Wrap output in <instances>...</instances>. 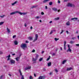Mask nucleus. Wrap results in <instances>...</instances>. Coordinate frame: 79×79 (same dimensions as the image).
<instances>
[{
	"label": "nucleus",
	"instance_id": "24",
	"mask_svg": "<svg viewBox=\"0 0 79 79\" xmlns=\"http://www.w3.org/2000/svg\"><path fill=\"white\" fill-rule=\"evenodd\" d=\"M37 6H32L31 8H36V7H37Z\"/></svg>",
	"mask_w": 79,
	"mask_h": 79
},
{
	"label": "nucleus",
	"instance_id": "32",
	"mask_svg": "<svg viewBox=\"0 0 79 79\" xmlns=\"http://www.w3.org/2000/svg\"><path fill=\"white\" fill-rule=\"evenodd\" d=\"M55 71H56V73H58V70H57V69H55Z\"/></svg>",
	"mask_w": 79,
	"mask_h": 79
},
{
	"label": "nucleus",
	"instance_id": "17",
	"mask_svg": "<svg viewBox=\"0 0 79 79\" xmlns=\"http://www.w3.org/2000/svg\"><path fill=\"white\" fill-rule=\"evenodd\" d=\"M7 31L8 33H10V30L8 27L7 28Z\"/></svg>",
	"mask_w": 79,
	"mask_h": 79
},
{
	"label": "nucleus",
	"instance_id": "15",
	"mask_svg": "<svg viewBox=\"0 0 79 79\" xmlns=\"http://www.w3.org/2000/svg\"><path fill=\"white\" fill-rule=\"evenodd\" d=\"M71 20H74V21H75V20H74L75 19V20H77V18H73L72 19H71Z\"/></svg>",
	"mask_w": 79,
	"mask_h": 79
},
{
	"label": "nucleus",
	"instance_id": "27",
	"mask_svg": "<svg viewBox=\"0 0 79 79\" xmlns=\"http://www.w3.org/2000/svg\"><path fill=\"white\" fill-rule=\"evenodd\" d=\"M60 19V18L59 17H57V18H55V20H59Z\"/></svg>",
	"mask_w": 79,
	"mask_h": 79
},
{
	"label": "nucleus",
	"instance_id": "57",
	"mask_svg": "<svg viewBox=\"0 0 79 79\" xmlns=\"http://www.w3.org/2000/svg\"><path fill=\"white\" fill-rule=\"evenodd\" d=\"M33 28L31 26V27H30V29H33Z\"/></svg>",
	"mask_w": 79,
	"mask_h": 79
},
{
	"label": "nucleus",
	"instance_id": "39",
	"mask_svg": "<svg viewBox=\"0 0 79 79\" xmlns=\"http://www.w3.org/2000/svg\"><path fill=\"white\" fill-rule=\"evenodd\" d=\"M41 15H44V12H42L41 13Z\"/></svg>",
	"mask_w": 79,
	"mask_h": 79
},
{
	"label": "nucleus",
	"instance_id": "34",
	"mask_svg": "<svg viewBox=\"0 0 79 79\" xmlns=\"http://www.w3.org/2000/svg\"><path fill=\"white\" fill-rule=\"evenodd\" d=\"M53 31L52 30L50 32V34H52L53 33Z\"/></svg>",
	"mask_w": 79,
	"mask_h": 79
},
{
	"label": "nucleus",
	"instance_id": "58",
	"mask_svg": "<svg viewBox=\"0 0 79 79\" xmlns=\"http://www.w3.org/2000/svg\"><path fill=\"white\" fill-rule=\"evenodd\" d=\"M50 75H52V73H49Z\"/></svg>",
	"mask_w": 79,
	"mask_h": 79
},
{
	"label": "nucleus",
	"instance_id": "20",
	"mask_svg": "<svg viewBox=\"0 0 79 79\" xmlns=\"http://www.w3.org/2000/svg\"><path fill=\"white\" fill-rule=\"evenodd\" d=\"M17 2H17V1L15 2L12 3V5H13V6L15 5V4H16V3H17Z\"/></svg>",
	"mask_w": 79,
	"mask_h": 79
},
{
	"label": "nucleus",
	"instance_id": "41",
	"mask_svg": "<svg viewBox=\"0 0 79 79\" xmlns=\"http://www.w3.org/2000/svg\"><path fill=\"white\" fill-rule=\"evenodd\" d=\"M35 52V50L33 49L32 51V52L33 53H34V52Z\"/></svg>",
	"mask_w": 79,
	"mask_h": 79
},
{
	"label": "nucleus",
	"instance_id": "63",
	"mask_svg": "<svg viewBox=\"0 0 79 79\" xmlns=\"http://www.w3.org/2000/svg\"><path fill=\"white\" fill-rule=\"evenodd\" d=\"M57 11H58V12H60V10H58Z\"/></svg>",
	"mask_w": 79,
	"mask_h": 79
},
{
	"label": "nucleus",
	"instance_id": "62",
	"mask_svg": "<svg viewBox=\"0 0 79 79\" xmlns=\"http://www.w3.org/2000/svg\"><path fill=\"white\" fill-rule=\"evenodd\" d=\"M52 23V21H51L49 23Z\"/></svg>",
	"mask_w": 79,
	"mask_h": 79
},
{
	"label": "nucleus",
	"instance_id": "19",
	"mask_svg": "<svg viewBox=\"0 0 79 79\" xmlns=\"http://www.w3.org/2000/svg\"><path fill=\"white\" fill-rule=\"evenodd\" d=\"M66 60H64V61H62V64H64V63H66Z\"/></svg>",
	"mask_w": 79,
	"mask_h": 79
},
{
	"label": "nucleus",
	"instance_id": "40",
	"mask_svg": "<svg viewBox=\"0 0 79 79\" xmlns=\"http://www.w3.org/2000/svg\"><path fill=\"white\" fill-rule=\"evenodd\" d=\"M64 32V31L62 30L61 32L60 33V34H62Z\"/></svg>",
	"mask_w": 79,
	"mask_h": 79
},
{
	"label": "nucleus",
	"instance_id": "64",
	"mask_svg": "<svg viewBox=\"0 0 79 79\" xmlns=\"http://www.w3.org/2000/svg\"><path fill=\"white\" fill-rule=\"evenodd\" d=\"M77 37L78 38V39L79 40V35L77 36Z\"/></svg>",
	"mask_w": 79,
	"mask_h": 79
},
{
	"label": "nucleus",
	"instance_id": "1",
	"mask_svg": "<svg viewBox=\"0 0 79 79\" xmlns=\"http://www.w3.org/2000/svg\"><path fill=\"white\" fill-rule=\"evenodd\" d=\"M16 13H19V14H20L21 15H26L27 14V12H23L21 13V12H19V11H16L15 12H12L10 13V15H15Z\"/></svg>",
	"mask_w": 79,
	"mask_h": 79
},
{
	"label": "nucleus",
	"instance_id": "6",
	"mask_svg": "<svg viewBox=\"0 0 79 79\" xmlns=\"http://www.w3.org/2000/svg\"><path fill=\"white\" fill-rule=\"evenodd\" d=\"M37 39H38V35L37 34H36L35 35V39L34 40V41H36L37 40Z\"/></svg>",
	"mask_w": 79,
	"mask_h": 79
},
{
	"label": "nucleus",
	"instance_id": "25",
	"mask_svg": "<svg viewBox=\"0 0 79 79\" xmlns=\"http://www.w3.org/2000/svg\"><path fill=\"white\" fill-rule=\"evenodd\" d=\"M43 60V58H41L39 60V61H42V60Z\"/></svg>",
	"mask_w": 79,
	"mask_h": 79
},
{
	"label": "nucleus",
	"instance_id": "5",
	"mask_svg": "<svg viewBox=\"0 0 79 79\" xmlns=\"http://www.w3.org/2000/svg\"><path fill=\"white\" fill-rule=\"evenodd\" d=\"M10 62L11 64H15V61L13 59L10 60Z\"/></svg>",
	"mask_w": 79,
	"mask_h": 79
},
{
	"label": "nucleus",
	"instance_id": "33",
	"mask_svg": "<svg viewBox=\"0 0 79 79\" xmlns=\"http://www.w3.org/2000/svg\"><path fill=\"white\" fill-rule=\"evenodd\" d=\"M4 23V22H0V25H2Z\"/></svg>",
	"mask_w": 79,
	"mask_h": 79
},
{
	"label": "nucleus",
	"instance_id": "8",
	"mask_svg": "<svg viewBox=\"0 0 79 79\" xmlns=\"http://www.w3.org/2000/svg\"><path fill=\"white\" fill-rule=\"evenodd\" d=\"M31 68V67L29 66L28 67H26L25 69V70H27L28 69H30Z\"/></svg>",
	"mask_w": 79,
	"mask_h": 79
},
{
	"label": "nucleus",
	"instance_id": "4",
	"mask_svg": "<svg viewBox=\"0 0 79 79\" xmlns=\"http://www.w3.org/2000/svg\"><path fill=\"white\" fill-rule=\"evenodd\" d=\"M67 6H70L71 7H73V6H74V5L70 3H69L67 5Z\"/></svg>",
	"mask_w": 79,
	"mask_h": 79
},
{
	"label": "nucleus",
	"instance_id": "35",
	"mask_svg": "<svg viewBox=\"0 0 79 79\" xmlns=\"http://www.w3.org/2000/svg\"><path fill=\"white\" fill-rule=\"evenodd\" d=\"M29 79H33V77H32V76H30Z\"/></svg>",
	"mask_w": 79,
	"mask_h": 79
},
{
	"label": "nucleus",
	"instance_id": "28",
	"mask_svg": "<svg viewBox=\"0 0 79 79\" xmlns=\"http://www.w3.org/2000/svg\"><path fill=\"white\" fill-rule=\"evenodd\" d=\"M54 39H55V41H57V40H59V38H55Z\"/></svg>",
	"mask_w": 79,
	"mask_h": 79
},
{
	"label": "nucleus",
	"instance_id": "29",
	"mask_svg": "<svg viewBox=\"0 0 79 79\" xmlns=\"http://www.w3.org/2000/svg\"><path fill=\"white\" fill-rule=\"evenodd\" d=\"M50 59V56H49V57L46 60H47V61H48V60H49Z\"/></svg>",
	"mask_w": 79,
	"mask_h": 79
},
{
	"label": "nucleus",
	"instance_id": "44",
	"mask_svg": "<svg viewBox=\"0 0 79 79\" xmlns=\"http://www.w3.org/2000/svg\"><path fill=\"white\" fill-rule=\"evenodd\" d=\"M2 77H3V75H2L0 77V79H2Z\"/></svg>",
	"mask_w": 79,
	"mask_h": 79
},
{
	"label": "nucleus",
	"instance_id": "36",
	"mask_svg": "<svg viewBox=\"0 0 79 79\" xmlns=\"http://www.w3.org/2000/svg\"><path fill=\"white\" fill-rule=\"evenodd\" d=\"M76 39V38L75 37H73L72 38V40H74V39Z\"/></svg>",
	"mask_w": 79,
	"mask_h": 79
},
{
	"label": "nucleus",
	"instance_id": "46",
	"mask_svg": "<svg viewBox=\"0 0 79 79\" xmlns=\"http://www.w3.org/2000/svg\"><path fill=\"white\" fill-rule=\"evenodd\" d=\"M26 43H29V42L27 40L26 41Z\"/></svg>",
	"mask_w": 79,
	"mask_h": 79
},
{
	"label": "nucleus",
	"instance_id": "30",
	"mask_svg": "<svg viewBox=\"0 0 79 79\" xmlns=\"http://www.w3.org/2000/svg\"><path fill=\"white\" fill-rule=\"evenodd\" d=\"M53 4V3L52 2H49V5H52Z\"/></svg>",
	"mask_w": 79,
	"mask_h": 79
},
{
	"label": "nucleus",
	"instance_id": "37",
	"mask_svg": "<svg viewBox=\"0 0 79 79\" xmlns=\"http://www.w3.org/2000/svg\"><path fill=\"white\" fill-rule=\"evenodd\" d=\"M10 56H10V55H9L8 56H6V58H10Z\"/></svg>",
	"mask_w": 79,
	"mask_h": 79
},
{
	"label": "nucleus",
	"instance_id": "42",
	"mask_svg": "<svg viewBox=\"0 0 79 79\" xmlns=\"http://www.w3.org/2000/svg\"><path fill=\"white\" fill-rule=\"evenodd\" d=\"M64 50H66V46H64Z\"/></svg>",
	"mask_w": 79,
	"mask_h": 79
},
{
	"label": "nucleus",
	"instance_id": "18",
	"mask_svg": "<svg viewBox=\"0 0 79 79\" xmlns=\"http://www.w3.org/2000/svg\"><path fill=\"white\" fill-rule=\"evenodd\" d=\"M37 60L36 58L35 59L34 58H33L32 61H36Z\"/></svg>",
	"mask_w": 79,
	"mask_h": 79
},
{
	"label": "nucleus",
	"instance_id": "2",
	"mask_svg": "<svg viewBox=\"0 0 79 79\" xmlns=\"http://www.w3.org/2000/svg\"><path fill=\"white\" fill-rule=\"evenodd\" d=\"M20 47L22 48L23 49V50H25V48H27V44H26L23 43L21 45Z\"/></svg>",
	"mask_w": 79,
	"mask_h": 79
},
{
	"label": "nucleus",
	"instance_id": "3",
	"mask_svg": "<svg viewBox=\"0 0 79 79\" xmlns=\"http://www.w3.org/2000/svg\"><path fill=\"white\" fill-rule=\"evenodd\" d=\"M19 73H20V76H22L21 79H24V76H23V75H22V73H21V71L20 69H19Z\"/></svg>",
	"mask_w": 79,
	"mask_h": 79
},
{
	"label": "nucleus",
	"instance_id": "53",
	"mask_svg": "<svg viewBox=\"0 0 79 79\" xmlns=\"http://www.w3.org/2000/svg\"><path fill=\"white\" fill-rule=\"evenodd\" d=\"M60 50H62L63 49L61 47H60Z\"/></svg>",
	"mask_w": 79,
	"mask_h": 79
},
{
	"label": "nucleus",
	"instance_id": "54",
	"mask_svg": "<svg viewBox=\"0 0 79 79\" xmlns=\"http://www.w3.org/2000/svg\"><path fill=\"white\" fill-rule=\"evenodd\" d=\"M24 26L25 27H26V26H27V25H26V23H25Z\"/></svg>",
	"mask_w": 79,
	"mask_h": 79
},
{
	"label": "nucleus",
	"instance_id": "56",
	"mask_svg": "<svg viewBox=\"0 0 79 79\" xmlns=\"http://www.w3.org/2000/svg\"><path fill=\"white\" fill-rule=\"evenodd\" d=\"M36 18L37 19H38V18H39V16H37V17H36Z\"/></svg>",
	"mask_w": 79,
	"mask_h": 79
},
{
	"label": "nucleus",
	"instance_id": "31",
	"mask_svg": "<svg viewBox=\"0 0 79 79\" xmlns=\"http://www.w3.org/2000/svg\"><path fill=\"white\" fill-rule=\"evenodd\" d=\"M5 15H3L2 16H0V17H1V18H4V17H5Z\"/></svg>",
	"mask_w": 79,
	"mask_h": 79
},
{
	"label": "nucleus",
	"instance_id": "11",
	"mask_svg": "<svg viewBox=\"0 0 79 79\" xmlns=\"http://www.w3.org/2000/svg\"><path fill=\"white\" fill-rule=\"evenodd\" d=\"M73 69V68L71 67H70L69 68H67L66 69V71H70V70H71Z\"/></svg>",
	"mask_w": 79,
	"mask_h": 79
},
{
	"label": "nucleus",
	"instance_id": "60",
	"mask_svg": "<svg viewBox=\"0 0 79 79\" xmlns=\"http://www.w3.org/2000/svg\"><path fill=\"white\" fill-rule=\"evenodd\" d=\"M44 53V51H42V52L41 53Z\"/></svg>",
	"mask_w": 79,
	"mask_h": 79
},
{
	"label": "nucleus",
	"instance_id": "22",
	"mask_svg": "<svg viewBox=\"0 0 79 79\" xmlns=\"http://www.w3.org/2000/svg\"><path fill=\"white\" fill-rule=\"evenodd\" d=\"M66 24L67 26H69V25H70L69 22H68L67 23H66Z\"/></svg>",
	"mask_w": 79,
	"mask_h": 79
},
{
	"label": "nucleus",
	"instance_id": "45",
	"mask_svg": "<svg viewBox=\"0 0 79 79\" xmlns=\"http://www.w3.org/2000/svg\"><path fill=\"white\" fill-rule=\"evenodd\" d=\"M10 60V57H8L7 60V61Z\"/></svg>",
	"mask_w": 79,
	"mask_h": 79
},
{
	"label": "nucleus",
	"instance_id": "50",
	"mask_svg": "<svg viewBox=\"0 0 79 79\" xmlns=\"http://www.w3.org/2000/svg\"><path fill=\"white\" fill-rule=\"evenodd\" d=\"M34 76H35V77H36V75L35 73L34 74Z\"/></svg>",
	"mask_w": 79,
	"mask_h": 79
},
{
	"label": "nucleus",
	"instance_id": "51",
	"mask_svg": "<svg viewBox=\"0 0 79 79\" xmlns=\"http://www.w3.org/2000/svg\"><path fill=\"white\" fill-rule=\"evenodd\" d=\"M76 46H79V44H76Z\"/></svg>",
	"mask_w": 79,
	"mask_h": 79
},
{
	"label": "nucleus",
	"instance_id": "14",
	"mask_svg": "<svg viewBox=\"0 0 79 79\" xmlns=\"http://www.w3.org/2000/svg\"><path fill=\"white\" fill-rule=\"evenodd\" d=\"M71 52V49H70V48H69L67 50V52Z\"/></svg>",
	"mask_w": 79,
	"mask_h": 79
},
{
	"label": "nucleus",
	"instance_id": "9",
	"mask_svg": "<svg viewBox=\"0 0 79 79\" xmlns=\"http://www.w3.org/2000/svg\"><path fill=\"white\" fill-rule=\"evenodd\" d=\"M20 59V58L19 57H17L15 58V59L17 61H19V59Z\"/></svg>",
	"mask_w": 79,
	"mask_h": 79
},
{
	"label": "nucleus",
	"instance_id": "43",
	"mask_svg": "<svg viewBox=\"0 0 79 79\" xmlns=\"http://www.w3.org/2000/svg\"><path fill=\"white\" fill-rule=\"evenodd\" d=\"M15 37H16V35H14L13 36V39H15Z\"/></svg>",
	"mask_w": 79,
	"mask_h": 79
},
{
	"label": "nucleus",
	"instance_id": "61",
	"mask_svg": "<svg viewBox=\"0 0 79 79\" xmlns=\"http://www.w3.org/2000/svg\"><path fill=\"white\" fill-rule=\"evenodd\" d=\"M12 56H14V55H15V54H12Z\"/></svg>",
	"mask_w": 79,
	"mask_h": 79
},
{
	"label": "nucleus",
	"instance_id": "52",
	"mask_svg": "<svg viewBox=\"0 0 79 79\" xmlns=\"http://www.w3.org/2000/svg\"><path fill=\"white\" fill-rule=\"evenodd\" d=\"M52 55H54V56L55 55V53H53V54H52Z\"/></svg>",
	"mask_w": 79,
	"mask_h": 79
},
{
	"label": "nucleus",
	"instance_id": "47",
	"mask_svg": "<svg viewBox=\"0 0 79 79\" xmlns=\"http://www.w3.org/2000/svg\"><path fill=\"white\" fill-rule=\"evenodd\" d=\"M58 3H60V1L59 0H58Z\"/></svg>",
	"mask_w": 79,
	"mask_h": 79
},
{
	"label": "nucleus",
	"instance_id": "12",
	"mask_svg": "<svg viewBox=\"0 0 79 79\" xmlns=\"http://www.w3.org/2000/svg\"><path fill=\"white\" fill-rule=\"evenodd\" d=\"M14 44L15 45H18V41L17 40H15L14 42Z\"/></svg>",
	"mask_w": 79,
	"mask_h": 79
},
{
	"label": "nucleus",
	"instance_id": "26",
	"mask_svg": "<svg viewBox=\"0 0 79 79\" xmlns=\"http://www.w3.org/2000/svg\"><path fill=\"white\" fill-rule=\"evenodd\" d=\"M74 42L73 41H71L70 42V43L71 44H74Z\"/></svg>",
	"mask_w": 79,
	"mask_h": 79
},
{
	"label": "nucleus",
	"instance_id": "21",
	"mask_svg": "<svg viewBox=\"0 0 79 79\" xmlns=\"http://www.w3.org/2000/svg\"><path fill=\"white\" fill-rule=\"evenodd\" d=\"M36 56L35 58H36V59H37V58H38L39 56V55L38 54H36Z\"/></svg>",
	"mask_w": 79,
	"mask_h": 79
},
{
	"label": "nucleus",
	"instance_id": "55",
	"mask_svg": "<svg viewBox=\"0 0 79 79\" xmlns=\"http://www.w3.org/2000/svg\"><path fill=\"white\" fill-rule=\"evenodd\" d=\"M66 32L67 33V34H69V33L68 32V31H66Z\"/></svg>",
	"mask_w": 79,
	"mask_h": 79
},
{
	"label": "nucleus",
	"instance_id": "7",
	"mask_svg": "<svg viewBox=\"0 0 79 79\" xmlns=\"http://www.w3.org/2000/svg\"><path fill=\"white\" fill-rule=\"evenodd\" d=\"M45 76H40L39 77V79H45Z\"/></svg>",
	"mask_w": 79,
	"mask_h": 79
},
{
	"label": "nucleus",
	"instance_id": "10",
	"mask_svg": "<svg viewBox=\"0 0 79 79\" xmlns=\"http://www.w3.org/2000/svg\"><path fill=\"white\" fill-rule=\"evenodd\" d=\"M52 65V62H49L48 63V66H50Z\"/></svg>",
	"mask_w": 79,
	"mask_h": 79
},
{
	"label": "nucleus",
	"instance_id": "49",
	"mask_svg": "<svg viewBox=\"0 0 79 79\" xmlns=\"http://www.w3.org/2000/svg\"><path fill=\"white\" fill-rule=\"evenodd\" d=\"M0 54H3V52H0Z\"/></svg>",
	"mask_w": 79,
	"mask_h": 79
},
{
	"label": "nucleus",
	"instance_id": "16",
	"mask_svg": "<svg viewBox=\"0 0 79 79\" xmlns=\"http://www.w3.org/2000/svg\"><path fill=\"white\" fill-rule=\"evenodd\" d=\"M49 0H44L43 1V2L44 3H46V2H48Z\"/></svg>",
	"mask_w": 79,
	"mask_h": 79
},
{
	"label": "nucleus",
	"instance_id": "38",
	"mask_svg": "<svg viewBox=\"0 0 79 79\" xmlns=\"http://www.w3.org/2000/svg\"><path fill=\"white\" fill-rule=\"evenodd\" d=\"M66 41H64V46H66Z\"/></svg>",
	"mask_w": 79,
	"mask_h": 79
},
{
	"label": "nucleus",
	"instance_id": "13",
	"mask_svg": "<svg viewBox=\"0 0 79 79\" xmlns=\"http://www.w3.org/2000/svg\"><path fill=\"white\" fill-rule=\"evenodd\" d=\"M52 9L54 11H57V9L55 7H54L52 8Z\"/></svg>",
	"mask_w": 79,
	"mask_h": 79
},
{
	"label": "nucleus",
	"instance_id": "59",
	"mask_svg": "<svg viewBox=\"0 0 79 79\" xmlns=\"http://www.w3.org/2000/svg\"><path fill=\"white\" fill-rule=\"evenodd\" d=\"M68 47L69 48H69V45H68Z\"/></svg>",
	"mask_w": 79,
	"mask_h": 79
},
{
	"label": "nucleus",
	"instance_id": "48",
	"mask_svg": "<svg viewBox=\"0 0 79 79\" xmlns=\"http://www.w3.org/2000/svg\"><path fill=\"white\" fill-rule=\"evenodd\" d=\"M45 8L46 10H47V9L48 8L47 7V6H45Z\"/></svg>",
	"mask_w": 79,
	"mask_h": 79
},
{
	"label": "nucleus",
	"instance_id": "23",
	"mask_svg": "<svg viewBox=\"0 0 79 79\" xmlns=\"http://www.w3.org/2000/svg\"><path fill=\"white\" fill-rule=\"evenodd\" d=\"M28 39L30 40H32V37H30L28 38Z\"/></svg>",
	"mask_w": 79,
	"mask_h": 79
}]
</instances>
